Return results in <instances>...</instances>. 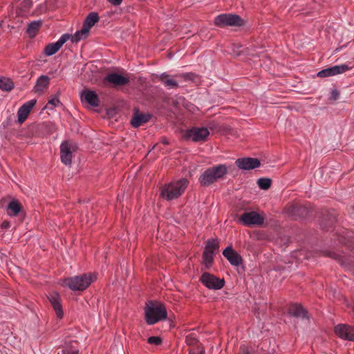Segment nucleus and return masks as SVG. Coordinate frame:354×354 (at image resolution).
I'll use <instances>...</instances> for the list:
<instances>
[{
    "label": "nucleus",
    "instance_id": "14",
    "mask_svg": "<svg viewBox=\"0 0 354 354\" xmlns=\"http://www.w3.org/2000/svg\"><path fill=\"white\" fill-rule=\"evenodd\" d=\"M105 80L111 84L113 86H124L129 83V78L117 73H109Z\"/></svg>",
    "mask_w": 354,
    "mask_h": 354
},
{
    "label": "nucleus",
    "instance_id": "7",
    "mask_svg": "<svg viewBox=\"0 0 354 354\" xmlns=\"http://www.w3.org/2000/svg\"><path fill=\"white\" fill-rule=\"evenodd\" d=\"M201 281L207 288L213 290H220L225 284L223 279L218 278L208 272H205L202 274Z\"/></svg>",
    "mask_w": 354,
    "mask_h": 354
},
{
    "label": "nucleus",
    "instance_id": "38",
    "mask_svg": "<svg viewBox=\"0 0 354 354\" xmlns=\"http://www.w3.org/2000/svg\"><path fill=\"white\" fill-rule=\"evenodd\" d=\"M78 350L74 348H66L63 350V354H77Z\"/></svg>",
    "mask_w": 354,
    "mask_h": 354
},
{
    "label": "nucleus",
    "instance_id": "35",
    "mask_svg": "<svg viewBox=\"0 0 354 354\" xmlns=\"http://www.w3.org/2000/svg\"><path fill=\"white\" fill-rule=\"evenodd\" d=\"M176 77H183L185 80L195 82L198 77L194 73H185L183 75H177Z\"/></svg>",
    "mask_w": 354,
    "mask_h": 354
},
{
    "label": "nucleus",
    "instance_id": "17",
    "mask_svg": "<svg viewBox=\"0 0 354 354\" xmlns=\"http://www.w3.org/2000/svg\"><path fill=\"white\" fill-rule=\"evenodd\" d=\"M223 255L233 266H237L242 263L241 257L232 247L225 248L223 252Z\"/></svg>",
    "mask_w": 354,
    "mask_h": 354
},
{
    "label": "nucleus",
    "instance_id": "20",
    "mask_svg": "<svg viewBox=\"0 0 354 354\" xmlns=\"http://www.w3.org/2000/svg\"><path fill=\"white\" fill-rule=\"evenodd\" d=\"M336 221V212L334 209L330 211L326 210L323 213V218L321 224L322 227L324 229H327L330 227Z\"/></svg>",
    "mask_w": 354,
    "mask_h": 354
},
{
    "label": "nucleus",
    "instance_id": "33",
    "mask_svg": "<svg viewBox=\"0 0 354 354\" xmlns=\"http://www.w3.org/2000/svg\"><path fill=\"white\" fill-rule=\"evenodd\" d=\"M185 342L189 346H196L200 345L198 344V340L196 338V337L193 334H190L186 336Z\"/></svg>",
    "mask_w": 354,
    "mask_h": 354
},
{
    "label": "nucleus",
    "instance_id": "26",
    "mask_svg": "<svg viewBox=\"0 0 354 354\" xmlns=\"http://www.w3.org/2000/svg\"><path fill=\"white\" fill-rule=\"evenodd\" d=\"M214 253L204 250L203 254V263L205 269L208 270L212 265Z\"/></svg>",
    "mask_w": 354,
    "mask_h": 354
},
{
    "label": "nucleus",
    "instance_id": "42",
    "mask_svg": "<svg viewBox=\"0 0 354 354\" xmlns=\"http://www.w3.org/2000/svg\"><path fill=\"white\" fill-rule=\"evenodd\" d=\"M243 354H250L248 351H243Z\"/></svg>",
    "mask_w": 354,
    "mask_h": 354
},
{
    "label": "nucleus",
    "instance_id": "8",
    "mask_svg": "<svg viewBox=\"0 0 354 354\" xmlns=\"http://www.w3.org/2000/svg\"><path fill=\"white\" fill-rule=\"evenodd\" d=\"M209 135V132L205 127H193L187 131L186 138L194 142H203Z\"/></svg>",
    "mask_w": 354,
    "mask_h": 354
},
{
    "label": "nucleus",
    "instance_id": "22",
    "mask_svg": "<svg viewBox=\"0 0 354 354\" xmlns=\"http://www.w3.org/2000/svg\"><path fill=\"white\" fill-rule=\"evenodd\" d=\"M99 21V16L97 12H92L86 17L82 26L83 32H89L90 29L95 23Z\"/></svg>",
    "mask_w": 354,
    "mask_h": 354
},
{
    "label": "nucleus",
    "instance_id": "2",
    "mask_svg": "<svg viewBox=\"0 0 354 354\" xmlns=\"http://www.w3.org/2000/svg\"><path fill=\"white\" fill-rule=\"evenodd\" d=\"M227 173L225 165H217L207 168L199 177L198 181L201 186L208 187L222 179Z\"/></svg>",
    "mask_w": 354,
    "mask_h": 354
},
{
    "label": "nucleus",
    "instance_id": "37",
    "mask_svg": "<svg viewBox=\"0 0 354 354\" xmlns=\"http://www.w3.org/2000/svg\"><path fill=\"white\" fill-rule=\"evenodd\" d=\"M190 354H205V349L201 345H197V347L190 351Z\"/></svg>",
    "mask_w": 354,
    "mask_h": 354
},
{
    "label": "nucleus",
    "instance_id": "16",
    "mask_svg": "<svg viewBox=\"0 0 354 354\" xmlns=\"http://www.w3.org/2000/svg\"><path fill=\"white\" fill-rule=\"evenodd\" d=\"M48 299L53 306L54 310L58 318L61 319L63 317L64 313L62 310V306L61 304V297L57 292H52L48 297Z\"/></svg>",
    "mask_w": 354,
    "mask_h": 354
},
{
    "label": "nucleus",
    "instance_id": "5",
    "mask_svg": "<svg viewBox=\"0 0 354 354\" xmlns=\"http://www.w3.org/2000/svg\"><path fill=\"white\" fill-rule=\"evenodd\" d=\"M215 26L219 28L226 26H242L244 24L241 17L236 14L225 13L217 15L214 18Z\"/></svg>",
    "mask_w": 354,
    "mask_h": 354
},
{
    "label": "nucleus",
    "instance_id": "9",
    "mask_svg": "<svg viewBox=\"0 0 354 354\" xmlns=\"http://www.w3.org/2000/svg\"><path fill=\"white\" fill-rule=\"evenodd\" d=\"M349 69L350 67L346 64L336 65L320 71L317 73V76L321 78L332 77L342 74Z\"/></svg>",
    "mask_w": 354,
    "mask_h": 354
},
{
    "label": "nucleus",
    "instance_id": "19",
    "mask_svg": "<svg viewBox=\"0 0 354 354\" xmlns=\"http://www.w3.org/2000/svg\"><path fill=\"white\" fill-rule=\"evenodd\" d=\"M150 118L151 115L149 114L140 113L138 111H136L133 113L131 123L133 127H139L143 125L144 124L147 123Z\"/></svg>",
    "mask_w": 354,
    "mask_h": 354
},
{
    "label": "nucleus",
    "instance_id": "1",
    "mask_svg": "<svg viewBox=\"0 0 354 354\" xmlns=\"http://www.w3.org/2000/svg\"><path fill=\"white\" fill-rule=\"evenodd\" d=\"M188 184L189 181L186 178L166 184L160 189V196L167 201L178 198L184 193Z\"/></svg>",
    "mask_w": 354,
    "mask_h": 354
},
{
    "label": "nucleus",
    "instance_id": "12",
    "mask_svg": "<svg viewBox=\"0 0 354 354\" xmlns=\"http://www.w3.org/2000/svg\"><path fill=\"white\" fill-rule=\"evenodd\" d=\"M69 39V34H64L57 42L48 44L44 50L46 55L51 56L55 54Z\"/></svg>",
    "mask_w": 354,
    "mask_h": 354
},
{
    "label": "nucleus",
    "instance_id": "29",
    "mask_svg": "<svg viewBox=\"0 0 354 354\" xmlns=\"http://www.w3.org/2000/svg\"><path fill=\"white\" fill-rule=\"evenodd\" d=\"M88 35V32H83L82 28L80 31H77L73 35H70V39L73 43H77L82 39L86 38Z\"/></svg>",
    "mask_w": 354,
    "mask_h": 354
},
{
    "label": "nucleus",
    "instance_id": "18",
    "mask_svg": "<svg viewBox=\"0 0 354 354\" xmlns=\"http://www.w3.org/2000/svg\"><path fill=\"white\" fill-rule=\"evenodd\" d=\"M158 77L168 89L177 88L179 87L178 81L166 73L160 74Z\"/></svg>",
    "mask_w": 354,
    "mask_h": 354
},
{
    "label": "nucleus",
    "instance_id": "13",
    "mask_svg": "<svg viewBox=\"0 0 354 354\" xmlns=\"http://www.w3.org/2000/svg\"><path fill=\"white\" fill-rule=\"evenodd\" d=\"M236 165L241 169L250 170L260 166V161L254 158H239L235 162Z\"/></svg>",
    "mask_w": 354,
    "mask_h": 354
},
{
    "label": "nucleus",
    "instance_id": "15",
    "mask_svg": "<svg viewBox=\"0 0 354 354\" xmlns=\"http://www.w3.org/2000/svg\"><path fill=\"white\" fill-rule=\"evenodd\" d=\"M37 100L33 99L24 103L18 110V121L22 124L28 118L31 109L36 104Z\"/></svg>",
    "mask_w": 354,
    "mask_h": 354
},
{
    "label": "nucleus",
    "instance_id": "28",
    "mask_svg": "<svg viewBox=\"0 0 354 354\" xmlns=\"http://www.w3.org/2000/svg\"><path fill=\"white\" fill-rule=\"evenodd\" d=\"M14 87L12 81L9 78H0V88L5 91H10Z\"/></svg>",
    "mask_w": 354,
    "mask_h": 354
},
{
    "label": "nucleus",
    "instance_id": "27",
    "mask_svg": "<svg viewBox=\"0 0 354 354\" xmlns=\"http://www.w3.org/2000/svg\"><path fill=\"white\" fill-rule=\"evenodd\" d=\"M41 24V21H34L28 25L27 32L30 37H33L36 35Z\"/></svg>",
    "mask_w": 354,
    "mask_h": 354
},
{
    "label": "nucleus",
    "instance_id": "21",
    "mask_svg": "<svg viewBox=\"0 0 354 354\" xmlns=\"http://www.w3.org/2000/svg\"><path fill=\"white\" fill-rule=\"evenodd\" d=\"M82 98L93 107L98 106L99 105V97L95 91L89 90L84 91L82 93Z\"/></svg>",
    "mask_w": 354,
    "mask_h": 354
},
{
    "label": "nucleus",
    "instance_id": "10",
    "mask_svg": "<svg viewBox=\"0 0 354 354\" xmlns=\"http://www.w3.org/2000/svg\"><path fill=\"white\" fill-rule=\"evenodd\" d=\"M335 332L340 338L354 341V326L339 324L335 326Z\"/></svg>",
    "mask_w": 354,
    "mask_h": 354
},
{
    "label": "nucleus",
    "instance_id": "3",
    "mask_svg": "<svg viewBox=\"0 0 354 354\" xmlns=\"http://www.w3.org/2000/svg\"><path fill=\"white\" fill-rule=\"evenodd\" d=\"M145 311L146 322L149 325L165 319L167 315L165 306L159 302L151 301L147 304Z\"/></svg>",
    "mask_w": 354,
    "mask_h": 354
},
{
    "label": "nucleus",
    "instance_id": "4",
    "mask_svg": "<svg viewBox=\"0 0 354 354\" xmlns=\"http://www.w3.org/2000/svg\"><path fill=\"white\" fill-rule=\"evenodd\" d=\"M95 280V277L93 274H84L65 279L63 286L68 287L73 291H83Z\"/></svg>",
    "mask_w": 354,
    "mask_h": 354
},
{
    "label": "nucleus",
    "instance_id": "23",
    "mask_svg": "<svg viewBox=\"0 0 354 354\" xmlns=\"http://www.w3.org/2000/svg\"><path fill=\"white\" fill-rule=\"evenodd\" d=\"M288 312L294 317L308 319V313L306 310L299 304H294L290 305Z\"/></svg>",
    "mask_w": 354,
    "mask_h": 354
},
{
    "label": "nucleus",
    "instance_id": "11",
    "mask_svg": "<svg viewBox=\"0 0 354 354\" xmlns=\"http://www.w3.org/2000/svg\"><path fill=\"white\" fill-rule=\"evenodd\" d=\"M74 151V147L68 141L62 143L60 146V155L62 162L67 165L72 161V153Z\"/></svg>",
    "mask_w": 354,
    "mask_h": 354
},
{
    "label": "nucleus",
    "instance_id": "40",
    "mask_svg": "<svg viewBox=\"0 0 354 354\" xmlns=\"http://www.w3.org/2000/svg\"><path fill=\"white\" fill-rule=\"evenodd\" d=\"M107 1L114 6H118L122 4L123 0H107Z\"/></svg>",
    "mask_w": 354,
    "mask_h": 354
},
{
    "label": "nucleus",
    "instance_id": "25",
    "mask_svg": "<svg viewBox=\"0 0 354 354\" xmlns=\"http://www.w3.org/2000/svg\"><path fill=\"white\" fill-rule=\"evenodd\" d=\"M22 206L17 200L11 201L7 208L8 214L10 216H15L21 211Z\"/></svg>",
    "mask_w": 354,
    "mask_h": 354
},
{
    "label": "nucleus",
    "instance_id": "6",
    "mask_svg": "<svg viewBox=\"0 0 354 354\" xmlns=\"http://www.w3.org/2000/svg\"><path fill=\"white\" fill-rule=\"evenodd\" d=\"M239 221L248 227L261 226L265 221V216L256 211L245 212L239 217Z\"/></svg>",
    "mask_w": 354,
    "mask_h": 354
},
{
    "label": "nucleus",
    "instance_id": "32",
    "mask_svg": "<svg viewBox=\"0 0 354 354\" xmlns=\"http://www.w3.org/2000/svg\"><path fill=\"white\" fill-rule=\"evenodd\" d=\"M257 185L262 189H268L271 186V180L266 178H259Z\"/></svg>",
    "mask_w": 354,
    "mask_h": 354
},
{
    "label": "nucleus",
    "instance_id": "31",
    "mask_svg": "<svg viewBox=\"0 0 354 354\" xmlns=\"http://www.w3.org/2000/svg\"><path fill=\"white\" fill-rule=\"evenodd\" d=\"M32 6V1L30 0H23L19 5L20 12L19 14H24Z\"/></svg>",
    "mask_w": 354,
    "mask_h": 354
},
{
    "label": "nucleus",
    "instance_id": "34",
    "mask_svg": "<svg viewBox=\"0 0 354 354\" xmlns=\"http://www.w3.org/2000/svg\"><path fill=\"white\" fill-rule=\"evenodd\" d=\"M60 104V101L57 96H52L48 100L46 107L48 109H53V107L57 106Z\"/></svg>",
    "mask_w": 354,
    "mask_h": 354
},
{
    "label": "nucleus",
    "instance_id": "24",
    "mask_svg": "<svg viewBox=\"0 0 354 354\" xmlns=\"http://www.w3.org/2000/svg\"><path fill=\"white\" fill-rule=\"evenodd\" d=\"M50 79L46 75H41L37 80L36 84L34 87L35 93L43 92L44 89L47 88L49 85Z\"/></svg>",
    "mask_w": 354,
    "mask_h": 354
},
{
    "label": "nucleus",
    "instance_id": "36",
    "mask_svg": "<svg viewBox=\"0 0 354 354\" xmlns=\"http://www.w3.org/2000/svg\"><path fill=\"white\" fill-rule=\"evenodd\" d=\"M147 342L149 344L158 346V345L161 344L162 339L158 336H151L148 338Z\"/></svg>",
    "mask_w": 354,
    "mask_h": 354
},
{
    "label": "nucleus",
    "instance_id": "39",
    "mask_svg": "<svg viewBox=\"0 0 354 354\" xmlns=\"http://www.w3.org/2000/svg\"><path fill=\"white\" fill-rule=\"evenodd\" d=\"M325 255L334 259H339V256L334 252H325Z\"/></svg>",
    "mask_w": 354,
    "mask_h": 354
},
{
    "label": "nucleus",
    "instance_id": "30",
    "mask_svg": "<svg viewBox=\"0 0 354 354\" xmlns=\"http://www.w3.org/2000/svg\"><path fill=\"white\" fill-rule=\"evenodd\" d=\"M218 241L216 239H212L207 241L205 250L214 253V252L218 249Z\"/></svg>",
    "mask_w": 354,
    "mask_h": 354
},
{
    "label": "nucleus",
    "instance_id": "41",
    "mask_svg": "<svg viewBox=\"0 0 354 354\" xmlns=\"http://www.w3.org/2000/svg\"><path fill=\"white\" fill-rule=\"evenodd\" d=\"M339 93L338 91L334 89L331 92V99L334 100H336L338 99L339 97Z\"/></svg>",
    "mask_w": 354,
    "mask_h": 354
}]
</instances>
